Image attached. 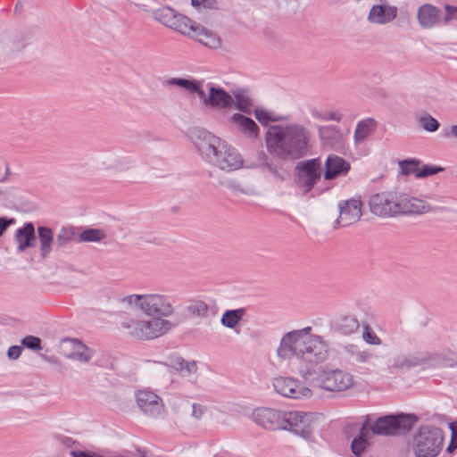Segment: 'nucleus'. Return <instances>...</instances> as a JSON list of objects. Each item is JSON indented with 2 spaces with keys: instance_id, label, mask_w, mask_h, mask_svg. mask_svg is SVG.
<instances>
[{
  "instance_id": "obj_1",
  "label": "nucleus",
  "mask_w": 457,
  "mask_h": 457,
  "mask_svg": "<svg viewBox=\"0 0 457 457\" xmlns=\"http://www.w3.org/2000/svg\"><path fill=\"white\" fill-rule=\"evenodd\" d=\"M277 356L281 361L296 358L304 368L299 370L300 376L310 380L312 388H321L329 392H343L354 384L353 376L339 369H320L315 378H310V365L326 361L329 356L328 343L319 335L312 334V328L308 326L291 330L283 335L277 349Z\"/></svg>"
},
{
  "instance_id": "obj_2",
  "label": "nucleus",
  "mask_w": 457,
  "mask_h": 457,
  "mask_svg": "<svg viewBox=\"0 0 457 457\" xmlns=\"http://www.w3.org/2000/svg\"><path fill=\"white\" fill-rule=\"evenodd\" d=\"M120 304L130 310H137L148 318H129L120 322V328L129 337L148 341L168 333L176 309L171 296L161 293L131 294L120 299Z\"/></svg>"
},
{
  "instance_id": "obj_3",
  "label": "nucleus",
  "mask_w": 457,
  "mask_h": 457,
  "mask_svg": "<svg viewBox=\"0 0 457 457\" xmlns=\"http://www.w3.org/2000/svg\"><path fill=\"white\" fill-rule=\"evenodd\" d=\"M311 131L299 123L271 126L265 138L267 150L284 161L305 156L311 148Z\"/></svg>"
},
{
  "instance_id": "obj_4",
  "label": "nucleus",
  "mask_w": 457,
  "mask_h": 457,
  "mask_svg": "<svg viewBox=\"0 0 457 457\" xmlns=\"http://www.w3.org/2000/svg\"><path fill=\"white\" fill-rule=\"evenodd\" d=\"M192 140L201 155L220 170L231 171L242 167L243 159L239 153L209 131L195 129Z\"/></svg>"
},
{
  "instance_id": "obj_5",
  "label": "nucleus",
  "mask_w": 457,
  "mask_h": 457,
  "mask_svg": "<svg viewBox=\"0 0 457 457\" xmlns=\"http://www.w3.org/2000/svg\"><path fill=\"white\" fill-rule=\"evenodd\" d=\"M443 445L442 429L433 425H422L412 434L409 450L414 457H436Z\"/></svg>"
},
{
  "instance_id": "obj_6",
  "label": "nucleus",
  "mask_w": 457,
  "mask_h": 457,
  "mask_svg": "<svg viewBox=\"0 0 457 457\" xmlns=\"http://www.w3.org/2000/svg\"><path fill=\"white\" fill-rule=\"evenodd\" d=\"M418 419L413 414L388 415L368 424L370 433L377 436H397L411 430Z\"/></svg>"
},
{
  "instance_id": "obj_7",
  "label": "nucleus",
  "mask_w": 457,
  "mask_h": 457,
  "mask_svg": "<svg viewBox=\"0 0 457 457\" xmlns=\"http://www.w3.org/2000/svg\"><path fill=\"white\" fill-rule=\"evenodd\" d=\"M321 171L322 166L320 158L305 160L297 163L295 183L303 195L312 191L320 179Z\"/></svg>"
},
{
  "instance_id": "obj_8",
  "label": "nucleus",
  "mask_w": 457,
  "mask_h": 457,
  "mask_svg": "<svg viewBox=\"0 0 457 457\" xmlns=\"http://www.w3.org/2000/svg\"><path fill=\"white\" fill-rule=\"evenodd\" d=\"M272 386L276 393L287 398L302 400L310 399L313 395L312 387L294 378L277 377L273 379Z\"/></svg>"
},
{
  "instance_id": "obj_9",
  "label": "nucleus",
  "mask_w": 457,
  "mask_h": 457,
  "mask_svg": "<svg viewBox=\"0 0 457 457\" xmlns=\"http://www.w3.org/2000/svg\"><path fill=\"white\" fill-rule=\"evenodd\" d=\"M313 414L303 411H285L281 429L289 430L304 438L311 436Z\"/></svg>"
},
{
  "instance_id": "obj_10",
  "label": "nucleus",
  "mask_w": 457,
  "mask_h": 457,
  "mask_svg": "<svg viewBox=\"0 0 457 457\" xmlns=\"http://www.w3.org/2000/svg\"><path fill=\"white\" fill-rule=\"evenodd\" d=\"M397 193H378L370 196V212L379 217H390L399 214Z\"/></svg>"
},
{
  "instance_id": "obj_11",
  "label": "nucleus",
  "mask_w": 457,
  "mask_h": 457,
  "mask_svg": "<svg viewBox=\"0 0 457 457\" xmlns=\"http://www.w3.org/2000/svg\"><path fill=\"white\" fill-rule=\"evenodd\" d=\"M136 401L138 408L148 417L160 418L165 412V405L162 398L155 393L142 389L137 391Z\"/></svg>"
},
{
  "instance_id": "obj_12",
  "label": "nucleus",
  "mask_w": 457,
  "mask_h": 457,
  "mask_svg": "<svg viewBox=\"0 0 457 457\" xmlns=\"http://www.w3.org/2000/svg\"><path fill=\"white\" fill-rule=\"evenodd\" d=\"M284 412L277 409L259 407L253 411L252 419L258 426L268 430L281 429Z\"/></svg>"
},
{
  "instance_id": "obj_13",
  "label": "nucleus",
  "mask_w": 457,
  "mask_h": 457,
  "mask_svg": "<svg viewBox=\"0 0 457 457\" xmlns=\"http://www.w3.org/2000/svg\"><path fill=\"white\" fill-rule=\"evenodd\" d=\"M185 22L187 33H183L184 35L210 48L216 49L220 46L221 41L217 34L192 20H185Z\"/></svg>"
},
{
  "instance_id": "obj_14",
  "label": "nucleus",
  "mask_w": 457,
  "mask_h": 457,
  "mask_svg": "<svg viewBox=\"0 0 457 457\" xmlns=\"http://www.w3.org/2000/svg\"><path fill=\"white\" fill-rule=\"evenodd\" d=\"M153 18L166 27L179 31L180 33H187L185 20H189L185 16L179 15L173 9L170 7H162L153 12Z\"/></svg>"
},
{
  "instance_id": "obj_15",
  "label": "nucleus",
  "mask_w": 457,
  "mask_h": 457,
  "mask_svg": "<svg viewBox=\"0 0 457 457\" xmlns=\"http://www.w3.org/2000/svg\"><path fill=\"white\" fill-rule=\"evenodd\" d=\"M61 351L65 358L80 362H88L93 357V351L77 339L63 340Z\"/></svg>"
},
{
  "instance_id": "obj_16",
  "label": "nucleus",
  "mask_w": 457,
  "mask_h": 457,
  "mask_svg": "<svg viewBox=\"0 0 457 457\" xmlns=\"http://www.w3.org/2000/svg\"><path fill=\"white\" fill-rule=\"evenodd\" d=\"M398 209L399 214H425L435 211L425 200L406 194H399Z\"/></svg>"
},
{
  "instance_id": "obj_17",
  "label": "nucleus",
  "mask_w": 457,
  "mask_h": 457,
  "mask_svg": "<svg viewBox=\"0 0 457 457\" xmlns=\"http://www.w3.org/2000/svg\"><path fill=\"white\" fill-rule=\"evenodd\" d=\"M339 217L337 224L342 227L349 226L357 222L361 217V203L359 200L352 199L340 202Z\"/></svg>"
},
{
  "instance_id": "obj_18",
  "label": "nucleus",
  "mask_w": 457,
  "mask_h": 457,
  "mask_svg": "<svg viewBox=\"0 0 457 457\" xmlns=\"http://www.w3.org/2000/svg\"><path fill=\"white\" fill-rule=\"evenodd\" d=\"M200 99L204 105L219 109H226L231 106L234 101L233 97L224 89L212 86L209 87L208 95L204 94V96Z\"/></svg>"
},
{
  "instance_id": "obj_19",
  "label": "nucleus",
  "mask_w": 457,
  "mask_h": 457,
  "mask_svg": "<svg viewBox=\"0 0 457 457\" xmlns=\"http://www.w3.org/2000/svg\"><path fill=\"white\" fill-rule=\"evenodd\" d=\"M397 7L389 4H375L368 14V21L374 24L386 25L397 17Z\"/></svg>"
},
{
  "instance_id": "obj_20",
  "label": "nucleus",
  "mask_w": 457,
  "mask_h": 457,
  "mask_svg": "<svg viewBox=\"0 0 457 457\" xmlns=\"http://www.w3.org/2000/svg\"><path fill=\"white\" fill-rule=\"evenodd\" d=\"M318 130L324 146L337 149L344 145L345 137L337 127L333 125L322 126Z\"/></svg>"
},
{
  "instance_id": "obj_21",
  "label": "nucleus",
  "mask_w": 457,
  "mask_h": 457,
  "mask_svg": "<svg viewBox=\"0 0 457 457\" xmlns=\"http://www.w3.org/2000/svg\"><path fill=\"white\" fill-rule=\"evenodd\" d=\"M350 170V163L344 158L330 154L325 162L324 179L327 180L333 179L338 176L345 175Z\"/></svg>"
},
{
  "instance_id": "obj_22",
  "label": "nucleus",
  "mask_w": 457,
  "mask_h": 457,
  "mask_svg": "<svg viewBox=\"0 0 457 457\" xmlns=\"http://www.w3.org/2000/svg\"><path fill=\"white\" fill-rule=\"evenodd\" d=\"M417 17L420 27L430 29L439 23L441 11L432 4H425L418 9Z\"/></svg>"
},
{
  "instance_id": "obj_23",
  "label": "nucleus",
  "mask_w": 457,
  "mask_h": 457,
  "mask_svg": "<svg viewBox=\"0 0 457 457\" xmlns=\"http://www.w3.org/2000/svg\"><path fill=\"white\" fill-rule=\"evenodd\" d=\"M14 239L19 253L24 252L27 248L34 247L36 240L34 225L31 222L25 223L16 230Z\"/></svg>"
},
{
  "instance_id": "obj_24",
  "label": "nucleus",
  "mask_w": 457,
  "mask_h": 457,
  "mask_svg": "<svg viewBox=\"0 0 457 457\" xmlns=\"http://www.w3.org/2000/svg\"><path fill=\"white\" fill-rule=\"evenodd\" d=\"M166 367H170L179 372L181 377L187 378L190 381H195L197 378V365L195 361H187L181 357H175L170 360V364Z\"/></svg>"
},
{
  "instance_id": "obj_25",
  "label": "nucleus",
  "mask_w": 457,
  "mask_h": 457,
  "mask_svg": "<svg viewBox=\"0 0 457 457\" xmlns=\"http://www.w3.org/2000/svg\"><path fill=\"white\" fill-rule=\"evenodd\" d=\"M37 232L39 240L40 256L45 260L49 257L53 246L55 245L54 231L48 227L39 226Z\"/></svg>"
},
{
  "instance_id": "obj_26",
  "label": "nucleus",
  "mask_w": 457,
  "mask_h": 457,
  "mask_svg": "<svg viewBox=\"0 0 457 457\" xmlns=\"http://www.w3.org/2000/svg\"><path fill=\"white\" fill-rule=\"evenodd\" d=\"M347 360L353 364H363L369 362L373 357V353L369 350H361L357 345L348 344L343 348Z\"/></svg>"
},
{
  "instance_id": "obj_27",
  "label": "nucleus",
  "mask_w": 457,
  "mask_h": 457,
  "mask_svg": "<svg viewBox=\"0 0 457 457\" xmlns=\"http://www.w3.org/2000/svg\"><path fill=\"white\" fill-rule=\"evenodd\" d=\"M231 120L237 129L248 137H257L259 129L257 124L251 118L236 113L231 117Z\"/></svg>"
},
{
  "instance_id": "obj_28",
  "label": "nucleus",
  "mask_w": 457,
  "mask_h": 457,
  "mask_svg": "<svg viewBox=\"0 0 457 457\" xmlns=\"http://www.w3.org/2000/svg\"><path fill=\"white\" fill-rule=\"evenodd\" d=\"M378 122L373 118H367L359 121L354 131V143H363L377 129Z\"/></svg>"
},
{
  "instance_id": "obj_29",
  "label": "nucleus",
  "mask_w": 457,
  "mask_h": 457,
  "mask_svg": "<svg viewBox=\"0 0 457 457\" xmlns=\"http://www.w3.org/2000/svg\"><path fill=\"white\" fill-rule=\"evenodd\" d=\"M165 85L178 86L189 93L196 94L199 98H203L204 96V91L202 88V82L199 80L171 78L165 81Z\"/></svg>"
},
{
  "instance_id": "obj_30",
  "label": "nucleus",
  "mask_w": 457,
  "mask_h": 457,
  "mask_svg": "<svg viewBox=\"0 0 457 457\" xmlns=\"http://www.w3.org/2000/svg\"><path fill=\"white\" fill-rule=\"evenodd\" d=\"M371 434L370 433L368 424L365 423L360 429L359 436L355 437L351 444V449L353 454L361 455L370 445Z\"/></svg>"
},
{
  "instance_id": "obj_31",
  "label": "nucleus",
  "mask_w": 457,
  "mask_h": 457,
  "mask_svg": "<svg viewBox=\"0 0 457 457\" xmlns=\"http://www.w3.org/2000/svg\"><path fill=\"white\" fill-rule=\"evenodd\" d=\"M419 363L420 360L415 356L399 354L392 359L386 369L390 371L393 370H409L419 365Z\"/></svg>"
},
{
  "instance_id": "obj_32",
  "label": "nucleus",
  "mask_w": 457,
  "mask_h": 457,
  "mask_svg": "<svg viewBox=\"0 0 457 457\" xmlns=\"http://www.w3.org/2000/svg\"><path fill=\"white\" fill-rule=\"evenodd\" d=\"M359 327V320L353 316L341 317L336 323V329L345 336L353 334Z\"/></svg>"
},
{
  "instance_id": "obj_33",
  "label": "nucleus",
  "mask_w": 457,
  "mask_h": 457,
  "mask_svg": "<svg viewBox=\"0 0 457 457\" xmlns=\"http://www.w3.org/2000/svg\"><path fill=\"white\" fill-rule=\"evenodd\" d=\"M245 314V309L226 311L220 320L221 324L228 328H234Z\"/></svg>"
},
{
  "instance_id": "obj_34",
  "label": "nucleus",
  "mask_w": 457,
  "mask_h": 457,
  "mask_svg": "<svg viewBox=\"0 0 457 457\" xmlns=\"http://www.w3.org/2000/svg\"><path fill=\"white\" fill-rule=\"evenodd\" d=\"M105 237L103 230L97 228H88L79 234L80 242H99Z\"/></svg>"
},
{
  "instance_id": "obj_35",
  "label": "nucleus",
  "mask_w": 457,
  "mask_h": 457,
  "mask_svg": "<svg viewBox=\"0 0 457 457\" xmlns=\"http://www.w3.org/2000/svg\"><path fill=\"white\" fill-rule=\"evenodd\" d=\"M420 163V161L418 159H410L403 160L399 162V167L401 169L402 174L404 176H408L411 174H414L416 177V173H418L420 168L418 167Z\"/></svg>"
},
{
  "instance_id": "obj_36",
  "label": "nucleus",
  "mask_w": 457,
  "mask_h": 457,
  "mask_svg": "<svg viewBox=\"0 0 457 457\" xmlns=\"http://www.w3.org/2000/svg\"><path fill=\"white\" fill-rule=\"evenodd\" d=\"M208 304L202 300H195L190 302L187 306V311L193 316L203 317L208 312Z\"/></svg>"
},
{
  "instance_id": "obj_37",
  "label": "nucleus",
  "mask_w": 457,
  "mask_h": 457,
  "mask_svg": "<svg viewBox=\"0 0 457 457\" xmlns=\"http://www.w3.org/2000/svg\"><path fill=\"white\" fill-rule=\"evenodd\" d=\"M27 37L21 33H15L8 37L7 46L12 52L20 51L26 46Z\"/></svg>"
},
{
  "instance_id": "obj_38",
  "label": "nucleus",
  "mask_w": 457,
  "mask_h": 457,
  "mask_svg": "<svg viewBox=\"0 0 457 457\" xmlns=\"http://www.w3.org/2000/svg\"><path fill=\"white\" fill-rule=\"evenodd\" d=\"M418 122L420 127L428 132H435L438 129L439 122L428 113H424L418 118Z\"/></svg>"
},
{
  "instance_id": "obj_39",
  "label": "nucleus",
  "mask_w": 457,
  "mask_h": 457,
  "mask_svg": "<svg viewBox=\"0 0 457 457\" xmlns=\"http://www.w3.org/2000/svg\"><path fill=\"white\" fill-rule=\"evenodd\" d=\"M75 236L74 231L71 228H62L55 238V245L57 247H62L73 240Z\"/></svg>"
},
{
  "instance_id": "obj_40",
  "label": "nucleus",
  "mask_w": 457,
  "mask_h": 457,
  "mask_svg": "<svg viewBox=\"0 0 457 457\" xmlns=\"http://www.w3.org/2000/svg\"><path fill=\"white\" fill-rule=\"evenodd\" d=\"M233 103L236 105V108L244 112H250V109L252 106V101L249 97L243 94H235V98H233Z\"/></svg>"
},
{
  "instance_id": "obj_41",
  "label": "nucleus",
  "mask_w": 457,
  "mask_h": 457,
  "mask_svg": "<svg viewBox=\"0 0 457 457\" xmlns=\"http://www.w3.org/2000/svg\"><path fill=\"white\" fill-rule=\"evenodd\" d=\"M362 338L367 344L373 345H381V339L377 336V334L374 331H372V329L368 324H365L363 326Z\"/></svg>"
},
{
  "instance_id": "obj_42",
  "label": "nucleus",
  "mask_w": 457,
  "mask_h": 457,
  "mask_svg": "<svg viewBox=\"0 0 457 457\" xmlns=\"http://www.w3.org/2000/svg\"><path fill=\"white\" fill-rule=\"evenodd\" d=\"M443 170H444L443 167L424 165L423 167L420 168L418 173H416V178L417 179L426 178L428 176L435 175Z\"/></svg>"
},
{
  "instance_id": "obj_43",
  "label": "nucleus",
  "mask_w": 457,
  "mask_h": 457,
  "mask_svg": "<svg viewBox=\"0 0 457 457\" xmlns=\"http://www.w3.org/2000/svg\"><path fill=\"white\" fill-rule=\"evenodd\" d=\"M21 344L23 346L33 351H39L42 349L41 340L37 337L27 336L21 340Z\"/></svg>"
},
{
  "instance_id": "obj_44",
  "label": "nucleus",
  "mask_w": 457,
  "mask_h": 457,
  "mask_svg": "<svg viewBox=\"0 0 457 457\" xmlns=\"http://www.w3.org/2000/svg\"><path fill=\"white\" fill-rule=\"evenodd\" d=\"M263 168L267 172H269L273 178L283 180L284 179V172L279 170L278 167L270 164V163H265Z\"/></svg>"
},
{
  "instance_id": "obj_45",
  "label": "nucleus",
  "mask_w": 457,
  "mask_h": 457,
  "mask_svg": "<svg viewBox=\"0 0 457 457\" xmlns=\"http://www.w3.org/2000/svg\"><path fill=\"white\" fill-rule=\"evenodd\" d=\"M191 4L196 8L204 7V8H207V9H214V8H216L217 1L216 0H191Z\"/></svg>"
},
{
  "instance_id": "obj_46",
  "label": "nucleus",
  "mask_w": 457,
  "mask_h": 457,
  "mask_svg": "<svg viewBox=\"0 0 457 457\" xmlns=\"http://www.w3.org/2000/svg\"><path fill=\"white\" fill-rule=\"evenodd\" d=\"M15 222L12 218L0 217V237L4 235L6 229Z\"/></svg>"
},
{
  "instance_id": "obj_47",
  "label": "nucleus",
  "mask_w": 457,
  "mask_h": 457,
  "mask_svg": "<svg viewBox=\"0 0 457 457\" xmlns=\"http://www.w3.org/2000/svg\"><path fill=\"white\" fill-rule=\"evenodd\" d=\"M205 412V408L199 404V403H193L192 404V416L196 419L200 420Z\"/></svg>"
},
{
  "instance_id": "obj_48",
  "label": "nucleus",
  "mask_w": 457,
  "mask_h": 457,
  "mask_svg": "<svg viewBox=\"0 0 457 457\" xmlns=\"http://www.w3.org/2000/svg\"><path fill=\"white\" fill-rule=\"evenodd\" d=\"M452 19H457V7L446 4L445 22L446 23Z\"/></svg>"
},
{
  "instance_id": "obj_49",
  "label": "nucleus",
  "mask_w": 457,
  "mask_h": 457,
  "mask_svg": "<svg viewBox=\"0 0 457 457\" xmlns=\"http://www.w3.org/2000/svg\"><path fill=\"white\" fill-rule=\"evenodd\" d=\"M22 352V347L19 345H12L7 351V356L12 360L18 359Z\"/></svg>"
},
{
  "instance_id": "obj_50",
  "label": "nucleus",
  "mask_w": 457,
  "mask_h": 457,
  "mask_svg": "<svg viewBox=\"0 0 457 457\" xmlns=\"http://www.w3.org/2000/svg\"><path fill=\"white\" fill-rule=\"evenodd\" d=\"M255 117L261 123H267L270 120V113L264 110H255Z\"/></svg>"
},
{
  "instance_id": "obj_51",
  "label": "nucleus",
  "mask_w": 457,
  "mask_h": 457,
  "mask_svg": "<svg viewBox=\"0 0 457 457\" xmlns=\"http://www.w3.org/2000/svg\"><path fill=\"white\" fill-rule=\"evenodd\" d=\"M343 118V115L338 112H330L323 117L324 120H335L339 122Z\"/></svg>"
},
{
  "instance_id": "obj_52",
  "label": "nucleus",
  "mask_w": 457,
  "mask_h": 457,
  "mask_svg": "<svg viewBox=\"0 0 457 457\" xmlns=\"http://www.w3.org/2000/svg\"><path fill=\"white\" fill-rule=\"evenodd\" d=\"M228 187L232 189L233 191L235 192H241V193H245V191L243 190L241 185L239 182L236 181V180H229L228 182Z\"/></svg>"
},
{
  "instance_id": "obj_53",
  "label": "nucleus",
  "mask_w": 457,
  "mask_h": 457,
  "mask_svg": "<svg viewBox=\"0 0 457 457\" xmlns=\"http://www.w3.org/2000/svg\"><path fill=\"white\" fill-rule=\"evenodd\" d=\"M72 454H73V457H103L101 455H97L95 453H83V452L72 453Z\"/></svg>"
},
{
  "instance_id": "obj_54",
  "label": "nucleus",
  "mask_w": 457,
  "mask_h": 457,
  "mask_svg": "<svg viewBox=\"0 0 457 457\" xmlns=\"http://www.w3.org/2000/svg\"><path fill=\"white\" fill-rule=\"evenodd\" d=\"M9 175H10V169L8 166H6L4 172L0 174V183H5Z\"/></svg>"
},
{
  "instance_id": "obj_55",
  "label": "nucleus",
  "mask_w": 457,
  "mask_h": 457,
  "mask_svg": "<svg viewBox=\"0 0 457 457\" xmlns=\"http://www.w3.org/2000/svg\"><path fill=\"white\" fill-rule=\"evenodd\" d=\"M450 428L452 430V438L454 439L457 445V425H454L453 423L450 424Z\"/></svg>"
},
{
  "instance_id": "obj_56",
  "label": "nucleus",
  "mask_w": 457,
  "mask_h": 457,
  "mask_svg": "<svg viewBox=\"0 0 457 457\" xmlns=\"http://www.w3.org/2000/svg\"><path fill=\"white\" fill-rule=\"evenodd\" d=\"M456 442L454 441V439L452 438L448 447H447V451L448 452H453L454 449L457 448V445L455 444Z\"/></svg>"
},
{
  "instance_id": "obj_57",
  "label": "nucleus",
  "mask_w": 457,
  "mask_h": 457,
  "mask_svg": "<svg viewBox=\"0 0 457 457\" xmlns=\"http://www.w3.org/2000/svg\"><path fill=\"white\" fill-rule=\"evenodd\" d=\"M451 134L454 137H457V125H453L451 127Z\"/></svg>"
},
{
  "instance_id": "obj_58",
  "label": "nucleus",
  "mask_w": 457,
  "mask_h": 457,
  "mask_svg": "<svg viewBox=\"0 0 457 457\" xmlns=\"http://www.w3.org/2000/svg\"><path fill=\"white\" fill-rule=\"evenodd\" d=\"M0 195H2V191L0 190Z\"/></svg>"
}]
</instances>
